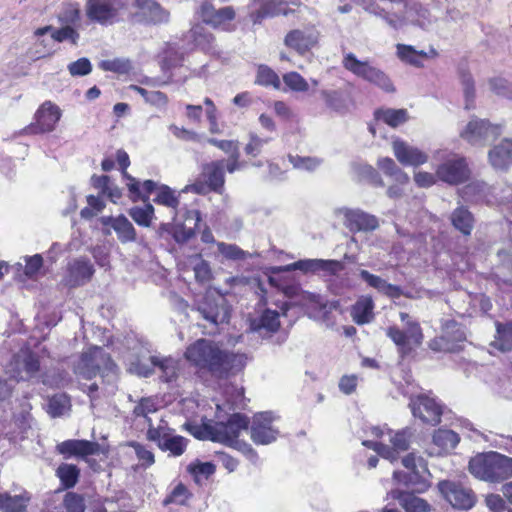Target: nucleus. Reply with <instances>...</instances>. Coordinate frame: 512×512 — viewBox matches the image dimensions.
<instances>
[{
    "label": "nucleus",
    "instance_id": "1",
    "mask_svg": "<svg viewBox=\"0 0 512 512\" xmlns=\"http://www.w3.org/2000/svg\"><path fill=\"white\" fill-rule=\"evenodd\" d=\"M225 397V403L222 405L216 404L217 420L214 422V441L235 449L243 441L239 439V435L248 428L249 419L241 413H233L227 420H224L221 413L225 410L226 406L229 409H234L243 405V389L233 385L228 386L225 389Z\"/></svg>",
    "mask_w": 512,
    "mask_h": 512
},
{
    "label": "nucleus",
    "instance_id": "2",
    "mask_svg": "<svg viewBox=\"0 0 512 512\" xmlns=\"http://www.w3.org/2000/svg\"><path fill=\"white\" fill-rule=\"evenodd\" d=\"M370 434L378 440H364L362 445L375 451L378 456L394 463L400 453L409 449L413 431L409 427L400 430H392L386 425L371 426Z\"/></svg>",
    "mask_w": 512,
    "mask_h": 512
},
{
    "label": "nucleus",
    "instance_id": "3",
    "mask_svg": "<svg viewBox=\"0 0 512 512\" xmlns=\"http://www.w3.org/2000/svg\"><path fill=\"white\" fill-rule=\"evenodd\" d=\"M468 470L478 480L500 484L512 479V457L494 451L480 453L470 459Z\"/></svg>",
    "mask_w": 512,
    "mask_h": 512
},
{
    "label": "nucleus",
    "instance_id": "4",
    "mask_svg": "<svg viewBox=\"0 0 512 512\" xmlns=\"http://www.w3.org/2000/svg\"><path fill=\"white\" fill-rule=\"evenodd\" d=\"M403 329L390 326L386 335L396 345L402 357L409 355L423 343L424 335L420 323L406 312H400Z\"/></svg>",
    "mask_w": 512,
    "mask_h": 512
},
{
    "label": "nucleus",
    "instance_id": "5",
    "mask_svg": "<svg viewBox=\"0 0 512 512\" xmlns=\"http://www.w3.org/2000/svg\"><path fill=\"white\" fill-rule=\"evenodd\" d=\"M402 465L408 472L394 471L393 479L416 493H424L431 486V473L427 462L414 453L407 454L402 458Z\"/></svg>",
    "mask_w": 512,
    "mask_h": 512
},
{
    "label": "nucleus",
    "instance_id": "6",
    "mask_svg": "<svg viewBox=\"0 0 512 512\" xmlns=\"http://www.w3.org/2000/svg\"><path fill=\"white\" fill-rule=\"evenodd\" d=\"M74 371L75 374L88 380L98 374H100L102 378H114L116 365L102 348L99 346H91L82 354L78 363L75 365Z\"/></svg>",
    "mask_w": 512,
    "mask_h": 512
},
{
    "label": "nucleus",
    "instance_id": "7",
    "mask_svg": "<svg viewBox=\"0 0 512 512\" xmlns=\"http://www.w3.org/2000/svg\"><path fill=\"white\" fill-rule=\"evenodd\" d=\"M342 64L345 69L382 91L386 93L395 91L390 78L369 60H361L353 52H348L343 55Z\"/></svg>",
    "mask_w": 512,
    "mask_h": 512
},
{
    "label": "nucleus",
    "instance_id": "8",
    "mask_svg": "<svg viewBox=\"0 0 512 512\" xmlns=\"http://www.w3.org/2000/svg\"><path fill=\"white\" fill-rule=\"evenodd\" d=\"M222 351L220 346L212 340L200 338L186 348L184 357L194 366L207 369L216 375V372L219 371Z\"/></svg>",
    "mask_w": 512,
    "mask_h": 512
},
{
    "label": "nucleus",
    "instance_id": "9",
    "mask_svg": "<svg viewBox=\"0 0 512 512\" xmlns=\"http://www.w3.org/2000/svg\"><path fill=\"white\" fill-rule=\"evenodd\" d=\"M366 12L382 19L388 26L398 29L402 24L405 16L412 17L409 10L405 15L393 11V5L403 4L407 9L411 5V0H354Z\"/></svg>",
    "mask_w": 512,
    "mask_h": 512
},
{
    "label": "nucleus",
    "instance_id": "10",
    "mask_svg": "<svg viewBox=\"0 0 512 512\" xmlns=\"http://www.w3.org/2000/svg\"><path fill=\"white\" fill-rule=\"evenodd\" d=\"M441 163L436 167L437 178L450 185H458L467 180L469 171L463 157L456 153L438 151Z\"/></svg>",
    "mask_w": 512,
    "mask_h": 512
},
{
    "label": "nucleus",
    "instance_id": "11",
    "mask_svg": "<svg viewBox=\"0 0 512 512\" xmlns=\"http://www.w3.org/2000/svg\"><path fill=\"white\" fill-rule=\"evenodd\" d=\"M6 373L17 382L37 378L40 373L39 356L28 348H21L12 356L6 367Z\"/></svg>",
    "mask_w": 512,
    "mask_h": 512
},
{
    "label": "nucleus",
    "instance_id": "12",
    "mask_svg": "<svg viewBox=\"0 0 512 512\" xmlns=\"http://www.w3.org/2000/svg\"><path fill=\"white\" fill-rule=\"evenodd\" d=\"M147 439L157 444L160 450L170 452L174 457H179L187 449V438L177 436L168 423L161 419L157 426L150 425L147 429Z\"/></svg>",
    "mask_w": 512,
    "mask_h": 512
},
{
    "label": "nucleus",
    "instance_id": "13",
    "mask_svg": "<svg viewBox=\"0 0 512 512\" xmlns=\"http://www.w3.org/2000/svg\"><path fill=\"white\" fill-rule=\"evenodd\" d=\"M126 10L123 0H87L86 15L100 25H112L121 19Z\"/></svg>",
    "mask_w": 512,
    "mask_h": 512
},
{
    "label": "nucleus",
    "instance_id": "14",
    "mask_svg": "<svg viewBox=\"0 0 512 512\" xmlns=\"http://www.w3.org/2000/svg\"><path fill=\"white\" fill-rule=\"evenodd\" d=\"M279 417L271 411L254 415L251 424V439L256 445H270L279 437V427L275 423Z\"/></svg>",
    "mask_w": 512,
    "mask_h": 512
},
{
    "label": "nucleus",
    "instance_id": "15",
    "mask_svg": "<svg viewBox=\"0 0 512 512\" xmlns=\"http://www.w3.org/2000/svg\"><path fill=\"white\" fill-rule=\"evenodd\" d=\"M466 339L461 324L454 320H448L443 326V334L429 342V347L434 352L454 353L461 349V344Z\"/></svg>",
    "mask_w": 512,
    "mask_h": 512
},
{
    "label": "nucleus",
    "instance_id": "16",
    "mask_svg": "<svg viewBox=\"0 0 512 512\" xmlns=\"http://www.w3.org/2000/svg\"><path fill=\"white\" fill-rule=\"evenodd\" d=\"M197 13L205 24L215 29L227 32L235 30V25L232 24V21L236 17V11L231 6L215 9L210 2L204 1L200 5Z\"/></svg>",
    "mask_w": 512,
    "mask_h": 512
},
{
    "label": "nucleus",
    "instance_id": "17",
    "mask_svg": "<svg viewBox=\"0 0 512 512\" xmlns=\"http://www.w3.org/2000/svg\"><path fill=\"white\" fill-rule=\"evenodd\" d=\"M438 489L446 501L454 508L467 510L474 506L476 496L472 489L452 480H443L438 483Z\"/></svg>",
    "mask_w": 512,
    "mask_h": 512
},
{
    "label": "nucleus",
    "instance_id": "18",
    "mask_svg": "<svg viewBox=\"0 0 512 512\" xmlns=\"http://www.w3.org/2000/svg\"><path fill=\"white\" fill-rule=\"evenodd\" d=\"M501 132V126L491 125L482 119H471L460 131V137L472 145H484L497 138Z\"/></svg>",
    "mask_w": 512,
    "mask_h": 512
},
{
    "label": "nucleus",
    "instance_id": "19",
    "mask_svg": "<svg viewBox=\"0 0 512 512\" xmlns=\"http://www.w3.org/2000/svg\"><path fill=\"white\" fill-rule=\"evenodd\" d=\"M319 31L314 26L292 29L286 33L283 43L299 55H305L318 45Z\"/></svg>",
    "mask_w": 512,
    "mask_h": 512
},
{
    "label": "nucleus",
    "instance_id": "20",
    "mask_svg": "<svg viewBox=\"0 0 512 512\" xmlns=\"http://www.w3.org/2000/svg\"><path fill=\"white\" fill-rule=\"evenodd\" d=\"M197 311L213 325L227 322L230 316L227 301L219 294H206L198 304Z\"/></svg>",
    "mask_w": 512,
    "mask_h": 512
},
{
    "label": "nucleus",
    "instance_id": "21",
    "mask_svg": "<svg viewBox=\"0 0 512 512\" xmlns=\"http://www.w3.org/2000/svg\"><path fill=\"white\" fill-rule=\"evenodd\" d=\"M132 5L136 9L133 17L137 22L161 25L170 21V12L155 0H134Z\"/></svg>",
    "mask_w": 512,
    "mask_h": 512
},
{
    "label": "nucleus",
    "instance_id": "22",
    "mask_svg": "<svg viewBox=\"0 0 512 512\" xmlns=\"http://www.w3.org/2000/svg\"><path fill=\"white\" fill-rule=\"evenodd\" d=\"M409 406L413 416L425 423L436 425L441 421L443 407L436 398L430 395L420 394L411 398Z\"/></svg>",
    "mask_w": 512,
    "mask_h": 512
},
{
    "label": "nucleus",
    "instance_id": "23",
    "mask_svg": "<svg viewBox=\"0 0 512 512\" xmlns=\"http://www.w3.org/2000/svg\"><path fill=\"white\" fill-rule=\"evenodd\" d=\"M336 214L343 218V224L351 232H369L378 227V219L361 209L342 207L336 210Z\"/></svg>",
    "mask_w": 512,
    "mask_h": 512
},
{
    "label": "nucleus",
    "instance_id": "24",
    "mask_svg": "<svg viewBox=\"0 0 512 512\" xmlns=\"http://www.w3.org/2000/svg\"><path fill=\"white\" fill-rule=\"evenodd\" d=\"M94 274L95 268L90 259L80 256L68 263L63 283L71 288L83 286L91 281Z\"/></svg>",
    "mask_w": 512,
    "mask_h": 512
},
{
    "label": "nucleus",
    "instance_id": "25",
    "mask_svg": "<svg viewBox=\"0 0 512 512\" xmlns=\"http://www.w3.org/2000/svg\"><path fill=\"white\" fill-rule=\"evenodd\" d=\"M288 13L287 3L283 0H250L248 5V15L254 24Z\"/></svg>",
    "mask_w": 512,
    "mask_h": 512
},
{
    "label": "nucleus",
    "instance_id": "26",
    "mask_svg": "<svg viewBox=\"0 0 512 512\" xmlns=\"http://www.w3.org/2000/svg\"><path fill=\"white\" fill-rule=\"evenodd\" d=\"M343 269V264L335 260H320V258H307L292 264L286 265L278 270L280 271H301L303 273L324 272L326 275H336Z\"/></svg>",
    "mask_w": 512,
    "mask_h": 512
},
{
    "label": "nucleus",
    "instance_id": "27",
    "mask_svg": "<svg viewBox=\"0 0 512 512\" xmlns=\"http://www.w3.org/2000/svg\"><path fill=\"white\" fill-rule=\"evenodd\" d=\"M392 150L398 162L406 167H419L429 159L426 152L398 138L393 140Z\"/></svg>",
    "mask_w": 512,
    "mask_h": 512
},
{
    "label": "nucleus",
    "instance_id": "28",
    "mask_svg": "<svg viewBox=\"0 0 512 512\" xmlns=\"http://www.w3.org/2000/svg\"><path fill=\"white\" fill-rule=\"evenodd\" d=\"M189 191H192L197 194H202L204 193V187L199 184L188 185L179 194H177L175 190L171 189L167 185H161L158 187L156 196L153 201L156 204L163 205L172 209V220L176 222L178 216L177 209L180 205V194Z\"/></svg>",
    "mask_w": 512,
    "mask_h": 512
},
{
    "label": "nucleus",
    "instance_id": "29",
    "mask_svg": "<svg viewBox=\"0 0 512 512\" xmlns=\"http://www.w3.org/2000/svg\"><path fill=\"white\" fill-rule=\"evenodd\" d=\"M105 228L112 229L121 243L133 242L136 240V231L133 224L124 215L103 216L100 218Z\"/></svg>",
    "mask_w": 512,
    "mask_h": 512
},
{
    "label": "nucleus",
    "instance_id": "30",
    "mask_svg": "<svg viewBox=\"0 0 512 512\" xmlns=\"http://www.w3.org/2000/svg\"><path fill=\"white\" fill-rule=\"evenodd\" d=\"M438 51L430 46L428 50H417L412 45L398 43L396 45V55L404 63L416 67L424 65V59H432L438 56Z\"/></svg>",
    "mask_w": 512,
    "mask_h": 512
},
{
    "label": "nucleus",
    "instance_id": "31",
    "mask_svg": "<svg viewBox=\"0 0 512 512\" xmlns=\"http://www.w3.org/2000/svg\"><path fill=\"white\" fill-rule=\"evenodd\" d=\"M62 116L61 109L50 101L44 102L35 114L36 129L39 132H51Z\"/></svg>",
    "mask_w": 512,
    "mask_h": 512
},
{
    "label": "nucleus",
    "instance_id": "32",
    "mask_svg": "<svg viewBox=\"0 0 512 512\" xmlns=\"http://www.w3.org/2000/svg\"><path fill=\"white\" fill-rule=\"evenodd\" d=\"M57 451L65 458L86 457L99 452V445L90 440H64L57 445Z\"/></svg>",
    "mask_w": 512,
    "mask_h": 512
},
{
    "label": "nucleus",
    "instance_id": "33",
    "mask_svg": "<svg viewBox=\"0 0 512 512\" xmlns=\"http://www.w3.org/2000/svg\"><path fill=\"white\" fill-rule=\"evenodd\" d=\"M280 326L281 320L279 319V312L271 309L265 310L260 316L250 321V329L263 337L275 333L279 330Z\"/></svg>",
    "mask_w": 512,
    "mask_h": 512
},
{
    "label": "nucleus",
    "instance_id": "34",
    "mask_svg": "<svg viewBox=\"0 0 512 512\" xmlns=\"http://www.w3.org/2000/svg\"><path fill=\"white\" fill-rule=\"evenodd\" d=\"M489 163L495 170H507L512 165V140L504 139L488 153Z\"/></svg>",
    "mask_w": 512,
    "mask_h": 512
},
{
    "label": "nucleus",
    "instance_id": "35",
    "mask_svg": "<svg viewBox=\"0 0 512 512\" xmlns=\"http://www.w3.org/2000/svg\"><path fill=\"white\" fill-rule=\"evenodd\" d=\"M388 496L398 500L400 506L406 512H430L431 505L427 500L399 489L391 490Z\"/></svg>",
    "mask_w": 512,
    "mask_h": 512
},
{
    "label": "nucleus",
    "instance_id": "36",
    "mask_svg": "<svg viewBox=\"0 0 512 512\" xmlns=\"http://www.w3.org/2000/svg\"><path fill=\"white\" fill-rule=\"evenodd\" d=\"M45 35H50V42L70 41L74 45L78 43L80 38L79 32L69 25H63L61 28H54L49 25L38 28L34 31L35 37L40 38Z\"/></svg>",
    "mask_w": 512,
    "mask_h": 512
},
{
    "label": "nucleus",
    "instance_id": "37",
    "mask_svg": "<svg viewBox=\"0 0 512 512\" xmlns=\"http://www.w3.org/2000/svg\"><path fill=\"white\" fill-rule=\"evenodd\" d=\"M459 443V434L451 429L439 428L433 434L436 450L429 451L430 456L442 455L455 449Z\"/></svg>",
    "mask_w": 512,
    "mask_h": 512
},
{
    "label": "nucleus",
    "instance_id": "38",
    "mask_svg": "<svg viewBox=\"0 0 512 512\" xmlns=\"http://www.w3.org/2000/svg\"><path fill=\"white\" fill-rule=\"evenodd\" d=\"M152 366L160 373V378L166 383H171L178 378L180 372V361L172 357H150Z\"/></svg>",
    "mask_w": 512,
    "mask_h": 512
},
{
    "label": "nucleus",
    "instance_id": "39",
    "mask_svg": "<svg viewBox=\"0 0 512 512\" xmlns=\"http://www.w3.org/2000/svg\"><path fill=\"white\" fill-rule=\"evenodd\" d=\"M203 175L210 190L222 193L224 178V160H216L204 166Z\"/></svg>",
    "mask_w": 512,
    "mask_h": 512
},
{
    "label": "nucleus",
    "instance_id": "40",
    "mask_svg": "<svg viewBox=\"0 0 512 512\" xmlns=\"http://www.w3.org/2000/svg\"><path fill=\"white\" fill-rule=\"evenodd\" d=\"M360 277L377 292L390 298H399L403 292L399 286L392 285L379 276L371 274L367 270L360 271Z\"/></svg>",
    "mask_w": 512,
    "mask_h": 512
},
{
    "label": "nucleus",
    "instance_id": "41",
    "mask_svg": "<svg viewBox=\"0 0 512 512\" xmlns=\"http://www.w3.org/2000/svg\"><path fill=\"white\" fill-rule=\"evenodd\" d=\"M126 186L133 201L143 200L146 202L152 193H157L158 187L161 185L152 180H146L140 184L135 178L127 176Z\"/></svg>",
    "mask_w": 512,
    "mask_h": 512
},
{
    "label": "nucleus",
    "instance_id": "42",
    "mask_svg": "<svg viewBox=\"0 0 512 512\" xmlns=\"http://www.w3.org/2000/svg\"><path fill=\"white\" fill-rule=\"evenodd\" d=\"M495 326L496 334L493 342L490 343L491 347L502 353L510 352L512 350V321L505 323L496 321Z\"/></svg>",
    "mask_w": 512,
    "mask_h": 512
},
{
    "label": "nucleus",
    "instance_id": "43",
    "mask_svg": "<svg viewBox=\"0 0 512 512\" xmlns=\"http://www.w3.org/2000/svg\"><path fill=\"white\" fill-rule=\"evenodd\" d=\"M374 303L370 296H361L351 308V316L353 320L359 324L364 325L373 320Z\"/></svg>",
    "mask_w": 512,
    "mask_h": 512
},
{
    "label": "nucleus",
    "instance_id": "44",
    "mask_svg": "<svg viewBox=\"0 0 512 512\" xmlns=\"http://www.w3.org/2000/svg\"><path fill=\"white\" fill-rule=\"evenodd\" d=\"M247 358L245 355L238 354H228L222 351L220 358V367L219 371L216 372V375L219 377H223L229 373L239 372L246 365Z\"/></svg>",
    "mask_w": 512,
    "mask_h": 512
},
{
    "label": "nucleus",
    "instance_id": "45",
    "mask_svg": "<svg viewBox=\"0 0 512 512\" xmlns=\"http://www.w3.org/2000/svg\"><path fill=\"white\" fill-rule=\"evenodd\" d=\"M490 187L483 182H473L465 186L461 191V197L465 201L491 203L488 194Z\"/></svg>",
    "mask_w": 512,
    "mask_h": 512
},
{
    "label": "nucleus",
    "instance_id": "46",
    "mask_svg": "<svg viewBox=\"0 0 512 512\" xmlns=\"http://www.w3.org/2000/svg\"><path fill=\"white\" fill-rule=\"evenodd\" d=\"M200 221V213L197 210L186 212V220L175 231V238L179 242H185L192 238Z\"/></svg>",
    "mask_w": 512,
    "mask_h": 512
},
{
    "label": "nucleus",
    "instance_id": "47",
    "mask_svg": "<svg viewBox=\"0 0 512 512\" xmlns=\"http://www.w3.org/2000/svg\"><path fill=\"white\" fill-rule=\"evenodd\" d=\"M377 167L386 176L391 177L395 182L399 184H407L409 182L408 175L403 172L399 166L390 157H380L377 160Z\"/></svg>",
    "mask_w": 512,
    "mask_h": 512
},
{
    "label": "nucleus",
    "instance_id": "48",
    "mask_svg": "<svg viewBox=\"0 0 512 512\" xmlns=\"http://www.w3.org/2000/svg\"><path fill=\"white\" fill-rule=\"evenodd\" d=\"M92 185L112 203H117L121 198V190L107 176L92 177Z\"/></svg>",
    "mask_w": 512,
    "mask_h": 512
},
{
    "label": "nucleus",
    "instance_id": "49",
    "mask_svg": "<svg viewBox=\"0 0 512 512\" xmlns=\"http://www.w3.org/2000/svg\"><path fill=\"white\" fill-rule=\"evenodd\" d=\"M29 497L25 494H0V510L2 512H22L25 510Z\"/></svg>",
    "mask_w": 512,
    "mask_h": 512
},
{
    "label": "nucleus",
    "instance_id": "50",
    "mask_svg": "<svg viewBox=\"0 0 512 512\" xmlns=\"http://www.w3.org/2000/svg\"><path fill=\"white\" fill-rule=\"evenodd\" d=\"M377 122H383L391 127H397L407 121L405 109H384L374 113Z\"/></svg>",
    "mask_w": 512,
    "mask_h": 512
},
{
    "label": "nucleus",
    "instance_id": "51",
    "mask_svg": "<svg viewBox=\"0 0 512 512\" xmlns=\"http://www.w3.org/2000/svg\"><path fill=\"white\" fill-rule=\"evenodd\" d=\"M218 253L223 259L228 261H242V259H248L253 257V254L246 252V250L239 247L234 243H226L223 241L216 242Z\"/></svg>",
    "mask_w": 512,
    "mask_h": 512
},
{
    "label": "nucleus",
    "instance_id": "52",
    "mask_svg": "<svg viewBox=\"0 0 512 512\" xmlns=\"http://www.w3.org/2000/svg\"><path fill=\"white\" fill-rule=\"evenodd\" d=\"M56 476L59 478L64 488L74 487L80 476L79 468L74 464H61L56 470Z\"/></svg>",
    "mask_w": 512,
    "mask_h": 512
},
{
    "label": "nucleus",
    "instance_id": "53",
    "mask_svg": "<svg viewBox=\"0 0 512 512\" xmlns=\"http://www.w3.org/2000/svg\"><path fill=\"white\" fill-rule=\"evenodd\" d=\"M288 161L296 170L314 172L322 165V160L316 156L288 155Z\"/></svg>",
    "mask_w": 512,
    "mask_h": 512
},
{
    "label": "nucleus",
    "instance_id": "54",
    "mask_svg": "<svg viewBox=\"0 0 512 512\" xmlns=\"http://www.w3.org/2000/svg\"><path fill=\"white\" fill-rule=\"evenodd\" d=\"M321 97L328 108L338 113H344L348 110L347 101L344 95L339 91L323 90L321 92Z\"/></svg>",
    "mask_w": 512,
    "mask_h": 512
},
{
    "label": "nucleus",
    "instance_id": "55",
    "mask_svg": "<svg viewBox=\"0 0 512 512\" xmlns=\"http://www.w3.org/2000/svg\"><path fill=\"white\" fill-rule=\"evenodd\" d=\"M190 38L194 42L195 46L202 50H209L212 48L214 37L209 33L202 25H194L190 29Z\"/></svg>",
    "mask_w": 512,
    "mask_h": 512
},
{
    "label": "nucleus",
    "instance_id": "56",
    "mask_svg": "<svg viewBox=\"0 0 512 512\" xmlns=\"http://www.w3.org/2000/svg\"><path fill=\"white\" fill-rule=\"evenodd\" d=\"M472 223L473 217L471 213L463 207L456 209L452 214V225L465 235L470 234Z\"/></svg>",
    "mask_w": 512,
    "mask_h": 512
},
{
    "label": "nucleus",
    "instance_id": "57",
    "mask_svg": "<svg viewBox=\"0 0 512 512\" xmlns=\"http://www.w3.org/2000/svg\"><path fill=\"white\" fill-rule=\"evenodd\" d=\"M155 209L152 204L147 203L144 207H133L129 210L130 217L140 226L151 225Z\"/></svg>",
    "mask_w": 512,
    "mask_h": 512
},
{
    "label": "nucleus",
    "instance_id": "58",
    "mask_svg": "<svg viewBox=\"0 0 512 512\" xmlns=\"http://www.w3.org/2000/svg\"><path fill=\"white\" fill-rule=\"evenodd\" d=\"M70 408V399L66 394H56L48 401L47 412L52 417L64 415Z\"/></svg>",
    "mask_w": 512,
    "mask_h": 512
},
{
    "label": "nucleus",
    "instance_id": "59",
    "mask_svg": "<svg viewBox=\"0 0 512 512\" xmlns=\"http://www.w3.org/2000/svg\"><path fill=\"white\" fill-rule=\"evenodd\" d=\"M62 25L75 26L80 22L81 12L77 3L65 4L58 15Z\"/></svg>",
    "mask_w": 512,
    "mask_h": 512
},
{
    "label": "nucleus",
    "instance_id": "60",
    "mask_svg": "<svg viewBox=\"0 0 512 512\" xmlns=\"http://www.w3.org/2000/svg\"><path fill=\"white\" fill-rule=\"evenodd\" d=\"M284 85L292 92L306 93L309 91L308 82L298 72H286L282 76Z\"/></svg>",
    "mask_w": 512,
    "mask_h": 512
},
{
    "label": "nucleus",
    "instance_id": "61",
    "mask_svg": "<svg viewBox=\"0 0 512 512\" xmlns=\"http://www.w3.org/2000/svg\"><path fill=\"white\" fill-rule=\"evenodd\" d=\"M158 410V403L151 397L142 398L133 409V414L136 417H144L148 422V428L152 424V420L149 414L154 413Z\"/></svg>",
    "mask_w": 512,
    "mask_h": 512
},
{
    "label": "nucleus",
    "instance_id": "62",
    "mask_svg": "<svg viewBox=\"0 0 512 512\" xmlns=\"http://www.w3.org/2000/svg\"><path fill=\"white\" fill-rule=\"evenodd\" d=\"M485 504L491 512H512L511 504L505 497L496 493H489L485 496Z\"/></svg>",
    "mask_w": 512,
    "mask_h": 512
},
{
    "label": "nucleus",
    "instance_id": "63",
    "mask_svg": "<svg viewBox=\"0 0 512 512\" xmlns=\"http://www.w3.org/2000/svg\"><path fill=\"white\" fill-rule=\"evenodd\" d=\"M355 171L362 180L369 181L374 186H384L381 177L371 164H357Z\"/></svg>",
    "mask_w": 512,
    "mask_h": 512
},
{
    "label": "nucleus",
    "instance_id": "64",
    "mask_svg": "<svg viewBox=\"0 0 512 512\" xmlns=\"http://www.w3.org/2000/svg\"><path fill=\"white\" fill-rule=\"evenodd\" d=\"M67 512H85L88 504L82 495L75 492H68L63 500Z\"/></svg>",
    "mask_w": 512,
    "mask_h": 512
}]
</instances>
